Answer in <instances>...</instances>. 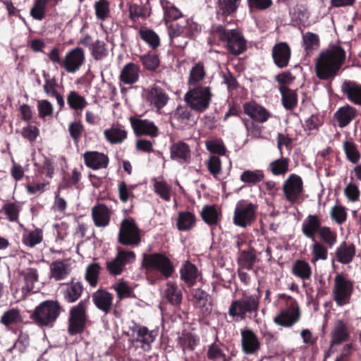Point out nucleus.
Listing matches in <instances>:
<instances>
[{"label": "nucleus", "mask_w": 361, "mask_h": 361, "mask_svg": "<svg viewBox=\"0 0 361 361\" xmlns=\"http://www.w3.org/2000/svg\"><path fill=\"white\" fill-rule=\"evenodd\" d=\"M85 165L93 170L105 169L109 164L106 154L97 151H87L83 154Z\"/></svg>", "instance_id": "nucleus-23"}, {"label": "nucleus", "mask_w": 361, "mask_h": 361, "mask_svg": "<svg viewBox=\"0 0 361 361\" xmlns=\"http://www.w3.org/2000/svg\"><path fill=\"white\" fill-rule=\"evenodd\" d=\"M350 338V331L346 323L343 320H337L331 331L330 348L326 353V357L329 356V353L332 351V348L335 345H340L347 341Z\"/></svg>", "instance_id": "nucleus-18"}, {"label": "nucleus", "mask_w": 361, "mask_h": 361, "mask_svg": "<svg viewBox=\"0 0 361 361\" xmlns=\"http://www.w3.org/2000/svg\"><path fill=\"white\" fill-rule=\"evenodd\" d=\"M247 49V40L238 29L227 30V51L238 56Z\"/></svg>", "instance_id": "nucleus-15"}, {"label": "nucleus", "mask_w": 361, "mask_h": 361, "mask_svg": "<svg viewBox=\"0 0 361 361\" xmlns=\"http://www.w3.org/2000/svg\"><path fill=\"white\" fill-rule=\"evenodd\" d=\"M0 322L8 327L12 324H17L23 322V317L20 312L17 308H11L6 311L0 319Z\"/></svg>", "instance_id": "nucleus-50"}, {"label": "nucleus", "mask_w": 361, "mask_h": 361, "mask_svg": "<svg viewBox=\"0 0 361 361\" xmlns=\"http://www.w3.org/2000/svg\"><path fill=\"white\" fill-rule=\"evenodd\" d=\"M319 236L329 248H331L337 242V234L330 227L323 226L319 233Z\"/></svg>", "instance_id": "nucleus-60"}, {"label": "nucleus", "mask_w": 361, "mask_h": 361, "mask_svg": "<svg viewBox=\"0 0 361 361\" xmlns=\"http://www.w3.org/2000/svg\"><path fill=\"white\" fill-rule=\"evenodd\" d=\"M190 108V106H179L174 111L173 120L177 123L178 128H184L195 123Z\"/></svg>", "instance_id": "nucleus-37"}, {"label": "nucleus", "mask_w": 361, "mask_h": 361, "mask_svg": "<svg viewBox=\"0 0 361 361\" xmlns=\"http://www.w3.org/2000/svg\"><path fill=\"white\" fill-rule=\"evenodd\" d=\"M49 0H34L33 6L30 9V16L35 20H42L46 15V6Z\"/></svg>", "instance_id": "nucleus-59"}, {"label": "nucleus", "mask_w": 361, "mask_h": 361, "mask_svg": "<svg viewBox=\"0 0 361 361\" xmlns=\"http://www.w3.org/2000/svg\"><path fill=\"white\" fill-rule=\"evenodd\" d=\"M129 121L135 135L137 137L149 135L152 137H154L159 134L158 128L152 121L133 116L130 117Z\"/></svg>", "instance_id": "nucleus-17"}, {"label": "nucleus", "mask_w": 361, "mask_h": 361, "mask_svg": "<svg viewBox=\"0 0 361 361\" xmlns=\"http://www.w3.org/2000/svg\"><path fill=\"white\" fill-rule=\"evenodd\" d=\"M100 269L101 267L97 263L90 264L86 269L85 276V280L92 287H95L98 283Z\"/></svg>", "instance_id": "nucleus-62"}, {"label": "nucleus", "mask_w": 361, "mask_h": 361, "mask_svg": "<svg viewBox=\"0 0 361 361\" xmlns=\"http://www.w3.org/2000/svg\"><path fill=\"white\" fill-rule=\"evenodd\" d=\"M341 90L349 101L361 106V84L345 80L341 85Z\"/></svg>", "instance_id": "nucleus-32"}, {"label": "nucleus", "mask_w": 361, "mask_h": 361, "mask_svg": "<svg viewBox=\"0 0 361 361\" xmlns=\"http://www.w3.org/2000/svg\"><path fill=\"white\" fill-rule=\"evenodd\" d=\"M272 58L275 65L279 68L288 66L291 56V49L286 42L276 43L272 49Z\"/></svg>", "instance_id": "nucleus-20"}, {"label": "nucleus", "mask_w": 361, "mask_h": 361, "mask_svg": "<svg viewBox=\"0 0 361 361\" xmlns=\"http://www.w3.org/2000/svg\"><path fill=\"white\" fill-rule=\"evenodd\" d=\"M65 287L62 288L61 293L65 302L73 303L76 302L81 296L84 287L81 282L74 281V279L65 283Z\"/></svg>", "instance_id": "nucleus-28"}, {"label": "nucleus", "mask_w": 361, "mask_h": 361, "mask_svg": "<svg viewBox=\"0 0 361 361\" xmlns=\"http://www.w3.org/2000/svg\"><path fill=\"white\" fill-rule=\"evenodd\" d=\"M43 240V231L37 228L33 231L25 229L23 236V243L30 247H33L39 244Z\"/></svg>", "instance_id": "nucleus-45"}, {"label": "nucleus", "mask_w": 361, "mask_h": 361, "mask_svg": "<svg viewBox=\"0 0 361 361\" xmlns=\"http://www.w3.org/2000/svg\"><path fill=\"white\" fill-rule=\"evenodd\" d=\"M243 111L253 121L264 123L270 117V113L255 102H249L243 104Z\"/></svg>", "instance_id": "nucleus-25"}, {"label": "nucleus", "mask_w": 361, "mask_h": 361, "mask_svg": "<svg viewBox=\"0 0 361 361\" xmlns=\"http://www.w3.org/2000/svg\"><path fill=\"white\" fill-rule=\"evenodd\" d=\"M357 116V110L349 104H346L338 109L334 114V118L338 126L343 128L349 125Z\"/></svg>", "instance_id": "nucleus-34"}, {"label": "nucleus", "mask_w": 361, "mask_h": 361, "mask_svg": "<svg viewBox=\"0 0 361 361\" xmlns=\"http://www.w3.org/2000/svg\"><path fill=\"white\" fill-rule=\"evenodd\" d=\"M212 93L209 87L194 86L185 94V101L190 109L197 111H204L209 105Z\"/></svg>", "instance_id": "nucleus-9"}, {"label": "nucleus", "mask_w": 361, "mask_h": 361, "mask_svg": "<svg viewBox=\"0 0 361 361\" xmlns=\"http://www.w3.org/2000/svg\"><path fill=\"white\" fill-rule=\"evenodd\" d=\"M67 103L71 109L82 111L87 105V102L83 96L75 91H71L67 96Z\"/></svg>", "instance_id": "nucleus-52"}, {"label": "nucleus", "mask_w": 361, "mask_h": 361, "mask_svg": "<svg viewBox=\"0 0 361 361\" xmlns=\"http://www.w3.org/2000/svg\"><path fill=\"white\" fill-rule=\"evenodd\" d=\"M256 259L257 256L255 251L254 249L251 248L247 251L243 250L241 252L238 258V264L242 269L251 270L252 269Z\"/></svg>", "instance_id": "nucleus-54"}, {"label": "nucleus", "mask_w": 361, "mask_h": 361, "mask_svg": "<svg viewBox=\"0 0 361 361\" xmlns=\"http://www.w3.org/2000/svg\"><path fill=\"white\" fill-rule=\"evenodd\" d=\"M343 149L348 159L353 164H356L360 159V154L357 150L356 144L350 140L343 142Z\"/></svg>", "instance_id": "nucleus-63"}, {"label": "nucleus", "mask_w": 361, "mask_h": 361, "mask_svg": "<svg viewBox=\"0 0 361 361\" xmlns=\"http://www.w3.org/2000/svg\"><path fill=\"white\" fill-rule=\"evenodd\" d=\"M63 311V307L57 300H47L36 306L30 318L39 327L51 328Z\"/></svg>", "instance_id": "nucleus-3"}, {"label": "nucleus", "mask_w": 361, "mask_h": 361, "mask_svg": "<svg viewBox=\"0 0 361 361\" xmlns=\"http://www.w3.org/2000/svg\"><path fill=\"white\" fill-rule=\"evenodd\" d=\"M345 51L339 45H331L322 51L315 62V73L319 80L334 78L345 60Z\"/></svg>", "instance_id": "nucleus-2"}, {"label": "nucleus", "mask_w": 361, "mask_h": 361, "mask_svg": "<svg viewBox=\"0 0 361 361\" xmlns=\"http://www.w3.org/2000/svg\"><path fill=\"white\" fill-rule=\"evenodd\" d=\"M242 350L247 355L256 354L260 348V342L256 334L250 329L240 331Z\"/></svg>", "instance_id": "nucleus-19"}, {"label": "nucleus", "mask_w": 361, "mask_h": 361, "mask_svg": "<svg viewBox=\"0 0 361 361\" xmlns=\"http://www.w3.org/2000/svg\"><path fill=\"white\" fill-rule=\"evenodd\" d=\"M208 42L212 46L222 45L226 47V27L224 25L214 23L211 27Z\"/></svg>", "instance_id": "nucleus-40"}, {"label": "nucleus", "mask_w": 361, "mask_h": 361, "mask_svg": "<svg viewBox=\"0 0 361 361\" xmlns=\"http://www.w3.org/2000/svg\"><path fill=\"white\" fill-rule=\"evenodd\" d=\"M142 257V267L147 272L157 271L169 279L175 271L173 262L164 252L143 254Z\"/></svg>", "instance_id": "nucleus-6"}, {"label": "nucleus", "mask_w": 361, "mask_h": 361, "mask_svg": "<svg viewBox=\"0 0 361 361\" xmlns=\"http://www.w3.org/2000/svg\"><path fill=\"white\" fill-rule=\"evenodd\" d=\"M49 268L50 277L56 281L64 279L69 274L68 264L61 259L52 262Z\"/></svg>", "instance_id": "nucleus-42"}, {"label": "nucleus", "mask_w": 361, "mask_h": 361, "mask_svg": "<svg viewBox=\"0 0 361 361\" xmlns=\"http://www.w3.org/2000/svg\"><path fill=\"white\" fill-rule=\"evenodd\" d=\"M203 62L199 61L191 68L189 74L188 83L191 86H196L205 76Z\"/></svg>", "instance_id": "nucleus-56"}, {"label": "nucleus", "mask_w": 361, "mask_h": 361, "mask_svg": "<svg viewBox=\"0 0 361 361\" xmlns=\"http://www.w3.org/2000/svg\"><path fill=\"white\" fill-rule=\"evenodd\" d=\"M220 213L214 205L205 206L201 212L203 221L208 225H216L220 221Z\"/></svg>", "instance_id": "nucleus-53"}, {"label": "nucleus", "mask_w": 361, "mask_h": 361, "mask_svg": "<svg viewBox=\"0 0 361 361\" xmlns=\"http://www.w3.org/2000/svg\"><path fill=\"white\" fill-rule=\"evenodd\" d=\"M166 298L171 305H178L182 301V292L176 284L168 283L166 289Z\"/></svg>", "instance_id": "nucleus-58"}, {"label": "nucleus", "mask_w": 361, "mask_h": 361, "mask_svg": "<svg viewBox=\"0 0 361 361\" xmlns=\"http://www.w3.org/2000/svg\"><path fill=\"white\" fill-rule=\"evenodd\" d=\"M104 135L106 140L112 145L121 144L127 137L128 132L121 126H113L104 130Z\"/></svg>", "instance_id": "nucleus-39"}, {"label": "nucleus", "mask_w": 361, "mask_h": 361, "mask_svg": "<svg viewBox=\"0 0 361 361\" xmlns=\"http://www.w3.org/2000/svg\"><path fill=\"white\" fill-rule=\"evenodd\" d=\"M345 51L339 45H331L322 51L315 62V73L319 80L334 78L345 60Z\"/></svg>", "instance_id": "nucleus-1"}, {"label": "nucleus", "mask_w": 361, "mask_h": 361, "mask_svg": "<svg viewBox=\"0 0 361 361\" xmlns=\"http://www.w3.org/2000/svg\"><path fill=\"white\" fill-rule=\"evenodd\" d=\"M151 0H146L145 3L141 1L140 4L131 3L128 5L129 18L134 23L138 20H146L152 13Z\"/></svg>", "instance_id": "nucleus-24"}, {"label": "nucleus", "mask_w": 361, "mask_h": 361, "mask_svg": "<svg viewBox=\"0 0 361 361\" xmlns=\"http://www.w3.org/2000/svg\"><path fill=\"white\" fill-rule=\"evenodd\" d=\"M240 180L246 184L255 185L264 178L262 170H245L240 175Z\"/></svg>", "instance_id": "nucleus-55"}, {"label": "nucleus", "mask_w": 361, "mask_h": 361, "mask_svg": "<svg viewBox=\"0 0 361 361\" xmlns=\"http://www.w3.org/2000/svg\"><path fill=\"white\" fill-rule=\"evenodd\" d=\"M196 216L194 213L182 211L178 213L176 227L180 231H188L196 224Z\"/></svg>", "instance_id": "nucleus-38"}, {"label": "nucleus", "mask_w": 361, "mask_h": 361, "mask_svg": "<svg viewBox=\"0 0 361 361\" xmlns=\"http://www.w3.org/2000/svg\"><path fill=\"white\" fill-rule=\"evenodd\" d=\"M171 186L164 180H155L154 190L162 200L166 202L171 200Z\"/></svg>", "instance_id": "nucleus-64"}, {"label": "nucleus", "mask_w": 361, "mask_h": 361, "mask_svg": "<svg viewBox=\"0 0 361 361\" xmlns=\"http://www.w3.org/2000/svg\"><path fill=\"white\" fill-rule=\"evenodd\" d=\"M291 272L294 276L305 281L310 279L312 268L306 261L297 259L293 264Z\"/></svg>", "instance_id": "nucleus-44"}, {"label": "nucleus", "mask_w": 361, "mask_h": 361, "mask_svg": "<svg viewBox=\"0 0 361 361\" xmlns=\"http://www.w3.org/2000/svg\"><path fill=\"white\" fill-rule=\"evenodd\" d=\"M171 158L180 164H188L191 159V150L189 145L178 141L170 147Z\"/></svg>", "instance_id": "nucleus-26"}, {"label": "nucleus", "mask_w": 361, "mask_h": 361, "mask_svg": "<svg viewBox=\"0 0 361 361\" xmlns=\"http://www.w3.org/2000/svg\"><path fill=\"white\" fill-rule=\"evenodd\" d=\"M23 202L19 201H6L0 209V214L10 222H18Z\"/></svg>", "instance_id": "nucleus-35"}, {"label": "nucleus", "mask_w": 361, "mask_h": 361, "mask_svg": "<svg viewBox=\"0 0 361 361\" xmlns=\"http://www.w3.org/2000/svg\"><path fill=\"white\" fill-rule=\"evenodd\" d=\"M353 291V282L348 280L343 274H338L334 278L333 289L334 299L339 306L350 302Z\"/></svg>", "instance_id": "nucleus-12"}, {"label": "nucleus", "mask_w": 361, "mask_h": 361, "mask_svg": "<svg viewBox=\"0 0 361 361\" xmlns=\"http://www.w3.org/2000/svg\"><path fill=\"white\" fill-rule=\"evenodd\" d=\"M140 66L134 63H128L122 68L119 76L120 81L125 85H131L139 80Z\"/></svg>", "instance_id": "nucleus-33"}, {"label": "nucleus", "mask_w": 361, "mask_h": 361, "mask_svg": "<svg viewBox=\"0 0 361 361\" xmlns=\"http://www.w3.org/2000/svg\"><path fill=\"white\" fill-rule=\"evenodd\" d=\"M135 260V254L133 251L124 250L117 247V255L111 261L106 262V269L111 275L118 276L123 273L126 265Z\"/></svg>", "instance_id": "nucleus-14"}, {"label": "nucleus", "mask_w": 361, "mask_h": 361, "mask_svg": "<svg viewBox=\"0 0 361 361\" xmlns=\"http://www.w3.org/2000/svg\"><path fill=\"white\" fill-rule=\"evenodd\" d=\"M81 177V173L76 168L73 169L71 173H67L64 175L59 189H68L73 187L78 189Z\"/></svg>", "instance_id": "nucleus-49"}, {"label": "nucleus", "mask_w": 361, "mask_h": 361, "mask_svg": "<svg viewBox=\"0 0 361 361\" xmlns=\"http://www.w3.org/2000/svg\"><path fill=\"white\" fill-rule=\"evenodd\" d=\"M49 60L68 73H74L80 69L85 61V51L81 47L69 50L63 59L61 58L59 47H54L48 54Z\"/></svg>", "instance_id": "nucleus-4"}, {"label": "nucleus", "mask_w": 361, "mask_h": 361, "mask_svg": "<svg viewBox=\"0 0 361 361\" xmlns=\"http://www.w3.org/2000/svg\"><path fill=\"white\" fill-rule=\"evenodd\" d=\"M92 301L95 306L104 314L110 312L114 296L112 293L102 289H99L92 295Z\"/></svg>", "instance_id": "nucleus-31"}, {"label": "nucleus", "mask_w": 361, "mask_h": 361, "mask_svg": "<svg viewBox=\"0 0 361 361\" xmlns=\"http://www.w3.org/2000/svg\"><path fill=\"white\" fill-rule=\"evenodd\" d=\"M160 4L164 11V18L166 23L183 17L182 12L169 0H160Z\"/></svg>", "instance_id": "nucleus-46"}, {"label": "nucleus", "mask_w": 361, "mask_h": 361, "mask_svg": "<svg viewBox=\"0 0 361 361\" xmlns=\"http://www.w3.org/2000/svg\"><path fill=\"white\" fill-rule=\"evenodd\" d=\"M87 298L81 300L77 305L72 306L68 312V334L75 336L84 332L87 326L89 316L87 313Z\"/></svg>", "instance_id": "nucleus-7"}, {"label": "nucleus", "mask_w": 361, "mask_h": 361, "mask_svg": "<svg viewBox=\"0 0 361 361\" xmlns=\"http://www.w3.org/2000/svg\"><path fill=\"white\" fill-rule=\"evenodd\" d=\"M191 301L203 317L208 316L212 311V304L209 295L201 288L192 289L190 291Z\"/></svg>", "instance_id": "nucleus-16"}, {"label": "nucleus", "mask_w": 361, "mask_h": 361, "mask_svg": "<svg viewBox=\"0 0 361 361\" xmlns=\"http://www.w3.org/2000/svg\"><path fill=\"white\" fill-rule=\"evenodd\" d=\"M305 50L307 54L312 53L319 47V36L313 32H307L302 36Z\"/></svg>", "instance_id": "nucleus-61"}, {"label": "nucleus", "mask_w": 361, "mask_h": 361, "mask_svg": "<svg viewBox=\"0 0 361 361\" xmlns=\"http://www.w3.org/2000/svg\"><path fill=\"white\" fill-rule=\"evenodd\" d=\"M139 36L152 49H157L160 45L159 35L152 29L142 27L139 30Z\"/></svg>", "instance_id": "nucleus-48"}, {"label": "nucleus", "mask_w": 361, "mask_h": 361, "mask_svg": "<svg viewBox=\"0 0 361 361\" xmlns=\"http://www.w3.org/2000/svg\"><path fill=\"white\" fill-rule=\"evenodd\" d=\"M283 196L290 204L300 202V197L304 191L303 180L295 173H291L283 182L282 186Z\"/></svg>", "instance_id": "nucleus-13"}, {"label": "nucleus", "mask_w": 361, "mask_h": 361, "mask_svg": "<svg viewBox=\"0 0 361 361\" xmlns=\"http://www.w3.org/2000/svg\"><path fill=\"white\" fill-rule=\"evenodd\" d=\"M169 97L166 90L160 86L154 84L147 92V100L157 110L164 108L168 103Z\"/></svg>", "instance_id": "nucleus-27"}, {"label": "nucleus", "mask_w": 361, "mask_h": 361, "mask_svg": "<svg viewBox=\"0 0 361 361\" xmlns=\"http://www.w3.org/2000/svg\"><path fill=\"white\" fill-rule=\"evenodd\" d=\"M257 209V205L249 200L238 201L234 211L233 223L243 228L251 225L256 219Z\"/></svg>", "instance_id": "nucleus-11"}, {"label": "nucleus", "mask_w": 361, "mask_h": 361, "mask_svg": "<svg viewBox=\"0 0 361 361\" xmlns=\"http://www.w3.org/2000/svg\"><path fill=\"white\" fill-rule=\"evenodd\" d=\"M279 298L285 300L284 307L274 317L275 324L290 328L297 324L301 318V310L297 300L285 293L279 294Z\"/></svg>", "instance_id": "nucleus-5"}, {"label": "nucleus", "mask_w": 361, "mask_h": 361, "mask_svg": "<svg viewBox=\"0 0 361 361\" xmlns=\"http://www.w3.org/2000/svg\"><path fill=\"white\" fill-rule=\"evenodd\" d=\"M68 130L73 143L78 145L82 135L86 136L85 127L81 121H74L71 122L68 126Z\"/></svg>", "instance_id": "nucleus-51"}, {"label": "nucleus", "mask_w": 361, "mask_h": 361, "mask_svg": "<svg viewBox=\"0 0 361 361\" xmlns=\"http://www.w3.org/2000/svg\"><path fill=\"white\" fill-rule=\"evenodd\" d=\"M133 331L136 332V341L142 343V348L145 350H149L152 348L151 344L155 341L159 334V329L149 331L147 327L136 324Z\"/></svg>", "instance_id": "nucleus-21"}, {"label": "nucleus", "mask_w": 361, "mask_h": 361, "mask_svg": "<svg viewBox=\"0 0 361 361\" xmlns=\"http://www.w3.org/2000/svg\"><path fill=\"white\" fill-rule=\"evenodd\" d=\"M118 242L125 246H137L141 242L140 229L132 217L123 219L120 224Z\"/></svg>", "instance_id": "nucleus-8"}, {"label": "nucleus", "mask_w": 361, "mask_h": 361, "mask_svg": "<svg viewBox=\"0 0 361 361\" xmlns=\"http://www.w3.org/2000/svg\"><path fill=\"white\" fill-rule=\"evenodd\" d=\"M139 59L143 67L149 71H155L160 64L159 56L155 53L148 52L141 55Z\"/></svg>", "instance_id": "nucleus-57"}, {"label": "nucleus", "mask_w": 361, "mask_h": 361, "mask_svg": "<svg viewBox=\"0 0 361 361\" xmlns=\"http://www.w3.org/2000/svg\"><path fill=\"white\" fill-rule=\"evenodd\" d=\"M111 212L104 204H97L92 209V217L97 227H106L111 220Z\"/></svg>", "instance_id": "nucleus-30"}, {"label": "nucleus", "mask_w": 361, "mask_h": 361, "mask_svg": "<svg viewBox=\"0 0 361 361\" xmlns=\"http://www.w3.org/2000/svg\"><path fill=\"white\" fill-rule=\"evenodd\" d=\"M199 275L197 267L189 261L185 262L180 269V279L188 286H192L196 283Z\"/></svg>", "instance_id": "nucleus-36"}, {"label": "nucleus", "mask_w": 361, "mask_h": 361, "mask_svg": "<svg viewBox=\"0 0 361 361\" xmlns=\"http://www.w3.org/2000/svg\"><path fill=\"white\" fill-rule=\"evenodd\" d=\"M355 246L353 243L343 241L336 250V260L343 264H350L355 256Z\"/></svg>", "instance_id": "nucleus-29"}, {"label": "nucleus", "mask_w": 361, "mask_h": 361, "mask_svg": "<svg viewBox=\"0 0 361 361\" xmlns=\"http://www.w3.org/2000/svg\"><path fill=\"white\" fill-rule=\"evenodd\" d=\"M259 309V299L256 295H250L243 300L233 301L229 308V314L233 317L245 319L248 313L250 318H255L257 316Z\"/></svg>", "instance_id": "nucleus-10"}, {"label": "nucleus", "mask_w": 361, "mask_h": 361, "mask_svg": "<svg viewBox=\"0 0 361 361\" xmlns=\"http://www.w3.org/2000/svg\"><path fill=\"white\" fill-rule=\"evenodd\" d=\"M279 91L281 94V101L283 107L288 111L294 109L298 104V94L295 90L287 86H280Z\"/></svg>", "instance_id": "nucleus-41"}, {"label": "nucleus", "mask_w": 361, "mask_h": 361, "mask_svg": "<svg viewBox=\"0 0 361 361\" xmlns=\"http://www.w3.org/2000/svg\"><path fill=\"white\" fill-rule=\"evenodd\" d=\"M322 220L317 214H309L302 221V232L309 239L315 241L316 235L322 228Z\"/></svg>", "instance_id": "nucleus-22"}, {"label": "nucleus", "mask_w": 361, "mask_h": 361, "mask_svg": "<svg viewBox=\"0 0 361 361\" xmlns=\"http://www.w3.org/2000/svg\"><path fill=\"white\" fill-rule=\"evenodd\" d=\"M21 275L23 276L25 285L22 287L23 292L27 294L35 293V283L39 280V274L37 269L28 268L23 271Z\"/></svg>", "instance_id": "nucleus-43"}, {"label": "nucleus", "mask_w": 361, "mask_h": 361, "mask_svg": "<svg viewBox=\"0 0 361 361\" xmlns=\"http://www.w3.org/2000/svg\"><path fill=\"white\" fill-rule=\"evenodd\" d=\"M290 159L281 157L272 161L268 166V170L274 176H284L289 171Z\"/></svg>", "instance_id": "nucleus-47"}]
</instances>
